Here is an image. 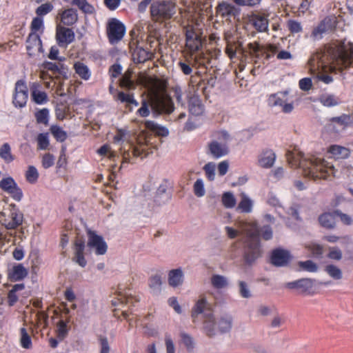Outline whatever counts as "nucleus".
<instances>
[{
  "label": "nucleus",
  "instance_id": "nucleus-1",
  "mask_svg": "<svg viewBox=\"0 0 353 353\" xmlns=\"http://www.w3.org/2000/svg\"><path fill=\"white\" fill-rule=\"evenodd\" d=\"M327 53L330 57L328 66L321 60L320 54L316 53L309 59L307 67L314 78L325 84H330L333 81V78L327 74L328 71L342 72L353 66V43L335 41L327 47Z\"/></svg>",
  "mask_w": 353,
  "mask_h": 353
},
{
  "label": "nucleus",
  "instance_id": "nucleus-2",
  "mask_svg": "<svg viewBox=\"0 0 353 353\" xmlns=\"http://www.w3.org/2000/svg\"><path fill=\"white\" fill-rule=\"evenodd\" d=\"M287 158L292 167H301L304 175L312 179H326L336 174L334 166L320 157L308 155L305 157L302 153L296 157L294 154L289 152Z\"/></svg>",
  "mask_w": 353,
  "mask_h": 353
},
{
  "label": "nucleus",
  "instance_id": "nucleus-3",
  "mask_svg": "<svg viewBox=\"0 0 353 353\" xmlns=\"http://www.w3.org/2000/svg\"><path fill=\"white\" fill-rule=\"evenodd\" d=\"M237 227L247 235L245 260L247 263H252L261 256L260 232L265 240H269L272 237V230L270 226H264L259 231L255 222L240 221Z\"/></svg>",
  "mask_w": 353,
  "mask_h": 353
},
{
  "label": "nucleus",
  "instance_id": "nucleus-4",
  "mask_svg": "<svg viewBox=\"0 0 353 353\" xmlns=\"http://www.w3.org/2000/svg\"><path fill=\"white\" fill-rule=\"evenodd\" d=\"M114 143H120V154L122 157V165L124 163H133V159L137 157H145L148 154V141L145 136L138 137L137 144L130 141L129 132L125 130H119L113 138Z\"/></svg>",
  "mask_w": 353,
  "mask_h": 353
},
{
  "label": "nucleus",
  "instance_id": "nucleus-5",
  "mask_svg": "<svg viewBox=\"0 0 353 353\" xmlns=\"http://www.w3.org/2000/svg\"><path fill=\"white\" fill-rule=\"evenodd\" d=\"M150 108L153 113L157 114H170L174 110L171 97L161 88L152 91L149 101H142L137 114L142 117H146L150 115Z\"/></svg>",
  "mask_w": 353,
  "mask_h": 353
},
{
  "label": "nucleus",
  "instance_id": "nucleus-6",
  "mask_svg": "<svg viewBox=\"0 0 353 353\" xmlns=\"http://www.w3.org/2000/svg\"><path fill=\"white\" fill-rule=\"evenodd\" d=\"M232 139L231 134L226 130L215 132L213 138L206 144V154L213 159H219L226 157L230 153L228 144Z\"/></svg>",
  "mask_w": 353,
  "mask_h": 353
},
{
  "label": "nucleus",
  "instance_id": "nucleus-7",
  "mask_svg": "<svg viewBox=\"0 0 353 353\" xmlns=\"http://www.w3.org/2000/svg\"><path fill=\"white\" fill-rule=\"evenodd\" d=\"M23 214L14 207L0 212V224L7 230L17 228L22 223ZM13 234L10 232H3L0 230V248L10 242Z\"/></svg>",
  "mask_w": 353,
  "mask_h": 353
},
{
  "label": "nucleus",
  "instance_id": "nucleus-8",
  "mask_svg": "<svg viewBox=\"0 0 353 353\" xmlns=\"http://www.w3.org/2000/svg\"><path fill=\"white\" fill-rule=\"evenodd\" d=\"M232 327V319L229 315L215 316L212 313L205 314L203 329L208 336H213L221 333L230 331Z\"/></svg>",
  "mask_w": 353,
  "mask_h": 353
},
{
  "label": "nucleus",
  "instance_id": "nucleus-9",
  "mask_svg": "<svg viewBox=\"0 0 353 353\" xmlns=\"http://www.w3.org/2000/svg\"><path fill=\"white\" fill-rule=\"evenodd\" d=\"M203 40V31L199 23L185 26V46L192 54L201 49Z\"/></svg>",
  "mask_w": 353,
  "mask_h": 353
},
{
  "label": "nucleus",
  "instance_id": "nucleus-10",
  "mask_svg": "<svg viewBox=\"0 0 353 353\" xmlns=\"http://www.w3.org/2000/svg\"><path fill=\"white\" fill-rule=\"evenodd\" d=\"M150 12L155 20L170 19L176 12L175 3L171 1L155 0L152 3Z\"/></svg>",
  "mask_w": 353,
  "mask_h": 353
},
{
  "label": "nucleus",
  "instance_id": "nucleus-11",
  "mask_svg": "<svg viewBox=\"0 0 353 353\" xmlns=\"http://www.w3.org/2000/svg\"><path fill=\"white\" fill-rule=\"evenodd\" d=\"M107 33L112 44L117 43L125 34V26L117 19H111L108 23Z\"/></svg>",
  "mask_w": 353,
  "mask_h": 353
},
{
  "label": "nucleus",
  "instance_id": "nucleus-12",
  "mask_svg": "<svg viewBox=\"0 0 353 353\" xmlns=\"http://www.w3.org/2000/svg\"><path fill=\"white\" fill-rule=\"evenodd\" d=\"M269 103L272 106H279L285 113H290L294 109L292 101L288 97V92H281L272 94L269 98Z\"/></svg>",
  "mask_w": 353,
  "mask_h": 353
},
{
  "label": "nucleus",
  "instance_id": "nucleus-13",
  "mask_svg": "<svg viewBox=\"0 0 353 353\" xmlns=\"http://www.w3.org/2000/svg\"><path fill=\"white\" fill-rule=\"evenodd\" d=\"M88 246L97 255H103L106 253L108 245L101 236L94 232H88Z\"/></svg>",
  "mask_w": 353,
  "mask_h": 353
},
{
  "label": "nucleus",
  "instance_id": "nucleus-14",
  "mask_svg": "<svg viewBox=\"0 0 353 353\" xmlns=\"http://www.w3.org/2000/svg\"><path fill=\"white\" fill-rule=\"evenodd\" d=\"M0 188L4 192L9 194L14 200L17 201H20L21 200L23 197L22 190L18 186L13 178L8 176L2 179L0 181Z\"/></svg>",
  "mask_w": 353,
  "mask_h": 353
},
{
  "label": "nucleus",
  "instance_id": "nucleus-15",
  "mask_svg": "<svg viewBox=\"0 0 353 353\" xmlns=\"http://www.w3.org/2000/svg\"><path fill=\"white\" fill-rule=\"evenodd\" d=\"M28 98V93L26 84L21 80L17 81L12 101L14 105L19 108L24 107Z\"/></svg>",
  "mask_w": 353,
  "mask_h": 353
},
{
  "label": "nucleus",
  "instance_id": "nucleus-16",
  "mask_svg": "<svg viewBox=\"0 0 353 353\" xmlns=\"http://www.w3.org/2000/svg\"><path fill=\"white\" fill-rule=\"evenodd\" d=\"M216 13L217 16L228 21L238 15L239 10L227 1H221L216 7Z\"/></svg>",
  "mask_w": 353,
  "mask_h": 353
},
{
  "label": "nucleus",
  "instance_id": "nucleus-17",
  "mask_svg": "<svg viewBox=\"0 0 353 353\" xmlns=\"http://www.w3.org/2000/svg\"><path fill=\"white\" fill-rule=\"evenodd\" d=\"M276 159L275 152L271 149L266 148L259 154L256 164L262 168L269 169L274 165Z\"/></svg>",
  "mask_w": 353,
  "mask_h": 353
},
{
  "label": "nucleus",
  "instance_id": "nucleus-18",
  "mask_svg": "<svg viewBox=\"0 0 353 353\" xmlns=\"http://www.w3.org/2000/svg\"><path fill=\"white\" fill-rule=\"evenodd\" d=\"M27 51L30 56H34L37 52H42V44L39 33L31 32L26 41Z\"/></svg>",
  "mask_w": 353,
  "mask_h": 353
},
{
  "label": "nucleus",
  "instance_id": "nucleus-19",
  "mask_svg": "<svg viewBox=\"0 0 353 353\" xmlns=\"http://www.w3.org/2000/svg\"><path fill=\"white\" fill-rule=\"evenodd\" d=\"M291 259V255L288 250L276 249L272 252L271 262L276 266H285Z\"/></svg>",
  "mask_w": 353,
  "mask_h": 353
},
{
  "label": "nucleus",
  "instance_id": "nucleus-20",
  "mask_svg": "<svg viewBox=\"0 0 353 353\" xmlns=\"http://www.w3.org/2000/svg\"><path fill=\"white\" fill-rule=\"evenodd\" d=\"M333 28L332 20L330 18H325L315 28L312 33V36L314 39H321L323 35L330 32Z\"/></svg>",
  "mask_w": 353,
  "mask_h": 353
},
{
  "label": "nucleus",
  "instance_id": "nucleus-21",
  "mask_svg": "<svg viewBox=\"0 0 353 353\" xmlns=\"http://www.w3.org/2000/svg\"><path fill=\"white\" fill-rule=\"evenodd\" d=\"M56 37L60 46H67L72 43L74 39V34L70 28H58Z\"/></svg>",
  "mask_w": 353,
  "mask_h": 353
},
{
  "label": "nucleus",
  "instance_id": "nucleus-22",
  "mask_svg": "<svg viewBox=\"0 0 353 353\" xmlns=\"http://www.w3.org/2000/svg\"><path fill=\"white\" fill-rule=\"evenodd\" d=\"M33 101L37 104H43L48 101L46 93L41 90V85L38 82H33L30 86Z\"/></svg>",
  "mask_w": 353,
  "mask_h": 353
},
{
  "label": "nucleus",
  "instance_id": "nucleus-23",
  "mask_svg": "<svg viewBox=\"0 0 353 353\" xmlns=\"http://www.w3.org/2000/svg\"><path fill=\"white\" fill-rule=\"evenodd\" d=\"M115 297L112 300V304L114 306H122L123 307L130 303L132 298L130 296L127 291L119 288L115 293Z\"/></svg>",
  "mask_w": 353,
  "mask_h": 353
},
{
  "label": "nucleus",
  "instance_id": "nucleus-24",
  "mask_svg": "<svg viewBox=\"0 0 353 353\" xmlns=\"http://www.w3.org/2000/svg\"><path fill=\"white\" fill-rule=\"evenodd\" d=\"M327 152L330 154V157L336 160L346 159L350 154L348 148L339 145H330L327 149Z\"/></svg>",
  "mask_w": 353,
  "mask_h": 353
},
{
  "label": "nucleus",
  "instance_id": "nucleus-25",
  "mask_svg": "<svg viewBox=\"0 0 353 353\" xmlns=\"http://www.w3.org/2000/svg\"><path fill=\"white\" fill-rule=\"evenodd\" d=\"M183 278L184 274L181 269L172 270L168 272V284L173 288L179 287L183 284Z\"/></svg>",
  "mask_w": 353,
  "mask_h": 353
},
{
  "label": "nucleus",
  "instance_id": "nucleus-26",
  "mask_svg": "<svg viewBox=\"0 0 353 353\" xmlns=\"http://www.w3.org/2000/svg\"><path fill=\"white\" fill-rule=\"evenodd\" d=\"M210 307V304L207 300L205 295H201L198 300L196 301L193 309H192V315H198L202 313H204V315L208 312V310Z\"/></svg>",
  "mask_w": 353,
  "mask_h": 353
},
{
  "label": "nucleus",
  "instance_id": "nucleus-27",
  "mask_svg": "<svg viewBox=\"0 0 353 353\" xmlns=\"http://www.w3.org/2000/svg\"><path fill=\"white\" fill-rule=\"evenodd\" d=\"M28 274L27 270L22 264L13 266L8 272V277L12 281H17L25 278Z\"/></svg>",
  "mask_w": 353,
  "mask_h": 353
},
{
  "label": "nucleus",
  "instance_id": "nucleus-28",
  "mask_svg": "<svg viewBox=\"0 0 353 353\" xmlns=\"http://www.w3.org/2000/svg\"><path fill=\"white\" fill-rule=\"evenodd\" d=\"M145 128L151 130L154 134L160 137H167L169 134L168 129L163 125H159L152 121H146L145 122Z\"/></svg>",
  "mask_w": 353,
  "mask_h": 353
},
{
  "label": "nucleus",
  "instance_id": "nucleus-29",
  "mask_svg": "<svg viewBox=\"0 0 353 353\" xmlns=\"http://www.w3.org/2000/svg\"><path fill=\"white\" fill-rule=\"evenodd\" d=\"M189 110L194 115H200L203 112V106L197 95H193L189 99Z\"/></svg>",
  "mask_w": 353,
  "mask_h": 353
},
{
  "label": "nucleus",
  "instance_id": "nucleus-30",
  "mask_svg": "<svg viewBox=\"0 0 353 353\" xmlns=\"http://www.w3.org/2000/svg\"><path fill=\"white\" fill-rule=\"evenodd\" d=\"M60 17L61 21L66 26H71L74 24L78 19L76 10L72 8H69L63 11Z\"/></svg>",
  "mask_w": 353,
  "mask_h": 353
},
{
  "label": "nucleus",
  "instance_id": "nucleus-31",
  "mask_svg": "<svg viewBox=\"0 0 353 353\" xmlns=\"http://www.w3.org/2000/svg\"><path fill=\"white\" fill-rule=\"evenodd\" d=\"M320 103L325 107H334L341 103L340 99L333 94H323L319 97Z\"/></svg>",
  "mask_w": 353,
  "mask_h": 353
},
{
  "label": "nucleus",
  "instance_id": "nucleus-32",
  "mask_svg": "<svg viewBox=\"0 0 353 353\" xmlns=\"http://www.w3.org/2000/svg\"><path fill=\"white\" fill-rule=\"evenodd\" d=\"M74 69L75 70V72L78 76L85 80L88 81L90 79L92 72L89 68L81 62H77L74 65Z\"/></svg>",
  "mask_w": 353,
  "mask_h": 353
},
{
  "label": "nucleus",
  "instance_id": "nucleus-33",
  "mask_svg": "<svg viewBox=\"0 0 353 353\" xmlns=\"http://www.w3.org/2000/svg\"><path fill=\"white\" fill-rule=\"evenodd\" d=\"M0 158L6 163H10L14 160L15 157L9 143H4L0 146Z\"/></svg>",
  "mask_w": 353,
  "mask_h": 353
},
{
  "label": "nucleus",
  "instance_id": "nucleus-34",
  "mask_svg": "<svg viewBox=\"0 0 353 353\" xmlns=\"http://www.w3.org/2000/svg\"><path fill=\"white\" fill-rule=\"evenodd\" d=\"M241 201L239 203L238 208L242 212H251L253 208V201L245 193H241Z\"/></svg>",
  "mask_w": 353,
  "mask_h": 353
},
{
  "label": "nucleus",
  "instance_id": "nucleus-35",
  "mask_svg": "<svg viewBox=\"0 0 353 353\" xmlns=\"http://www.w3.org/2000/svg\"><path fill=\"white\" fill-rule=\"evenodd\" d=\"M253 24L259 32H267L268 30L269 22L266 16H255L253 19Z\"/></svg>",
  "mask_w": 353,
  "mask_h": 353
},
{
  "label": "nucleus",
  "instance_id": "nucleus-36",
  "mask_svg": "<svg viewBox=\"0 0 353 353\" xmlns=\"http://www.w3.org/2000/svg\"><path fill=\"white\" fill-rule=\"evenodd\" d=\"M335 212L334 213H324L319 216V221L323 227L333 228L335 225Z\"/></svg>",
  "mask_w": 353,
  "mask_h": 353
},
{
  "label": "nucleus",
  "instance_id": "nucleus-37",
  "mask_svg": "<svg viewBox=\"0 0 353 353\" xmlns=\"http://www.w3.org/2000/svg\"><path fill=\"white\" fill-rule=\"evenodd\" d=\"M149 288L150 292L153 294H159L161 291L162 281L161 276L154 275L149 280Z\"/></svg>",
  "mask_w": 353,
  "mask_h": 353
},
{
  "label": "nucleus",
  "instance_id": "nucleus-38",
  "mask_svg": "<svg viewBox=\"0 0 353 353\" xmlns=\"http://www.w3.org/2000/svg\"><path fill=\"white\" fill-rule=\"evenodd\" d=\"M39 172L36 167L34 165H29L25 173V177L26 181L31 183L34 184L37 182L39 179Z\"/></svg>",
  "mask_w": 353,
  "mask_h": 353
},
{
  "label": "nucleus",
  "instance_id": "nucleus-39",
  "mask_svg": "<svg viewBox=\"0 0 353 353\" xmlns=\"http://www.w3.org/2000/svg\"><path fill=\"white\" fill-rule=\"evenodd\" d=\"M221 202L225 208H232L236 205V200L232 192H225L222 195Z\"/></svg>",
  "mask_w": 353,
  "mask_h": 353
},
{
  "label": "nucleus",
  "instance_id": "nucleus-40",
  "mask_svg": "<svg viewBox=\"0 0 353 353\" xmlns=\"http://www.w3.org/2000/svg\"><path fill=\"white\" fill-rule=\"evenodd\" d=\"M37 148L41 150H48L50 146V139L48 133H40L37 137Z\"/></svg>",
  "mask_w": 353,
  "mask_h": 353
},
{
  "label": "nucleus",
  "instance_id": "nucleus-41",
  "mask_svg": "<svg viewBox=\"0 0 353 353\" xmlns=\"http://www.w3.org/2000/svg\"><path fill=\"white\" fill-rule=\"evenodd\" d=\"M216 165L214 162H208L203 168L206 178L209 181H214L216 177Z\"/></svg>",
  "mask_w": 353,
  "mask_h": 353
},
{
  "label": "nucleus",
  "instance_id": "nucleus-42",
  "mask_svg": "<svg viewBox=\"0 0 353 353\" xmlns=\"http://www.w3.org/2000/svg\"><path fill=\"white\" fill-rule=\"evenodd\" d=\"M211 283L215 288L221 289L225 288L228 282L226 277L219 274H214L211 277Z\"/></svg>",
  "mask_w": 353,
  "mask_h": 353
},
{
  "label": "nucleus",
  "instance_id": "nucleus-43",
  "mask_svg": "<svg viewBox=\"0 0 353 353\" xmlns=\"http://www.w3.org/2000/svg\"><path fill=\"white\" fill-rule=\"evenodd\" d=\"M20 345L23 348L30 349L32 347V340L25 327L20 330Z\"/></svg>",
  "mask_w": 353,
  "mask_h": 353
},
{
  "label": "nucleus",
  "instance_id": "nucleus-44",
  "mask_svg": "<svg viewBox=\"0 0 353 353\" xmlns=\"http://www.w3.org/2000/svg\"><path fill=\"white\" fill-rule=\"evenodd\" d=\"M314 281L310 279L299 280V290L302 292L310 293L314 287Z\"/></svg>",
  "mask_w": 353,
  "mask_h": 353
},
{
  "label": "nucleus",
  "instance_id": "nucleus-45",
  "mask_svg": "<svg viewBox=\"0 0 353 353\" xmlns=\"http://www.w3.org/2000/svg\"><path fill=\"white\" fill-rule=\"evenodd\" d=\"M325 271L327 274L335 280H340L342 279L343 273L339 268L334 265H328L325 268Z\"/></svg>",
  "mask_w": 353,
  "mask_h": 353
},
{
  "label": "nucleus",
  "instance_id": "nucleus-46",
  "mask_svg": "<svg viewBox=\"0 0 353 353\" xmlns=\"http://www.w3.org/2000/svg\"><path fill=\"white\" fill-rule=\"evenodd\" d=\"M298 265L301 270L309 272H316L318 271V265L311 260L305 261H299Z\"/></svg>",
  "mask_w": 353,
  "mask_h": 353
},
{
  "label": "nucleus",
  "instance_id": "nucleus-47",
  "mask_svg": "<svg viewBox=\"0 0 353 353\" xmlns=\"http://www.w3.org/2000/svg\"><path fill=\"white\" fill-rule=\"evenodd\" d=\"M50 132L54 137L58 141L63 142L67 138L66 132L59 126L52 125L50 128Z\"/></svg>",
  "mask_w": 353,
  "mask_h": 353
},
{
  "label": "nucleus",
  "instance_id": "nucleus-48",
  "mask_svg": "<svg viewBox=\"0 0 353 353\" xmlns=\"http://www.w3.org/2000/svg\"><path fill=\"white\" fill-rule=\"evenodd\" d=\"M194 194L197 197H203L205 194L204 181L202 179H198L193 185Z\"/></svg>",
  "mask_w": 353,
  "mask_h": 353
},
{
  "label": "nucleus",
  "instance_id": "nucleus-49",
  "mask_svg": "<svg viewBox=\"0 0 353 353\" xmlns=\"http://www.w3.org/2000/svg\"><path fill=\"white\" fill-rule=\"evenodd\" d=\"M117 99L123 103H125L127 105L132 104L137 107L139 105L138 102L134 99L132 94H125L123 92H119Z\"/></svg>",
  "mask_w": 353,
  "mask_h": 353
},
{
  "label": "nucleus",
  "instance_id": "nucleus-50",
  "mask_svg": "<svg viewBox=\"0 0 353 353\" xmlns=\"http://www.w3.org/2000/svg\"><path fill=\"white\" fill-rule=\"evenodd\" d=\"M97 152L101 156H108L110 160H114L117 157V153L112 150L110 146L108 144L102 145Z\"/></svg>",
  "mask_w": 353,
  "mask_h": 353
},
{
  "label": "nucleus",
  "instance_id": "nucleus-51",
  "mask_svg": "<svg viewBox=\"0 0 353 353\" xmlns=\"http://www.w3.org/2000/svg\"><path fill=\"white\" fill-rule=\"evenodd\" d=\"M134 59H137L138 62H144L150 59V54L141 48H137L133 53Z\"/></svg>",
  "mask_w": 353,
  "mask_h": 353
},
{
  "label": "nucleus",
  "instance_id": "nucleus-52",
  "mask_svg": "<svg viewBox=\"0 0 353 353\" xmlns=\"http://www.w3.org/2000/svg\"><path fill=\"white\" fill-rule=\"evenodd\" d=\"M32 32L42 33L43 31V21L40 17H35L31 23Z\"/></svg>",
  "mask_w": 353,
  "mask_h": 353
},
{
  "label": "nucleus",
  "instance_id": "nucleus-53",
  "mask_svg": "<svg viewBox=\"0 0 353 353\" xmlns=\"http://www.w3.org/2000/svg\"><path fill=\"white\" fill-rule=\"evenodd\" d=\"M239 292L241 297L249 299L252 296V293L248 285L244 281L239 282Z\"/></svg>",
  "mask_w": 353,
  "mask_h": 353
},
{
  "label": "nucleus",
  "instance_id": "nucleus-54",
  "mask_svg": "<svg viewBox=\"0 0 353 353\" xmlns=\"http://www.w3.org/2000/svg\"><path fill=\"white\" fill-rule=\"evenodd\" d=\"M287 27L292 34L299 33L303 29L301 23L293 19L288 21Z\"/></svg>",
  "mask_w": 353,
  "mask_h": 353
},
{
  "label": "nucleus",
  "instance_id": "nucleus-55",
  "mask_svg": "<svg viewBox=\"0 0 353 353\" xmlns=\"http://www.w3.org/2000/svg\"><path fill=\"white\" fill-rule=\"evenodd\" d=\"M72 3L85 13H92L94 10V8L86 0H73Z\"/></svg>",
  "mask_w": 353,
  "mask_h": 353
},
{
  "label": "nucleus",
  "instance_id": "nucleus-56",
  "mask_svg": "<svg viewBox=\"0 0 353 353\" xmlns=\"http://www.w3.org/2000/svg\"><path fill=\"white\" fill-rule=\"evenodd\" d=\"M330 121L332 123H336L341 126H346L351 123L352 120L350 115L342 114L340 117L332 118Z\"/></svg>",
  "mask_w": 353,
  "mask_h": 353
},
{
  "label": "nucleus",
  "instance_id": "nucleus-57",
  "mask_svg": "<svg viewBox=\"0 0 353 353\" xmlns=\"http://www.w3.org/2000/svg\"><path fill=\"white\" fill-rule=\"evenodd\" d=\"M53 9V6L50 3H45L39 6L36 10V13L38 16H43L51 12Z\"/></svg>",
  "mask_w": 353,
  "mask_h": 353
},
{
  "label": "nucleus",
  "instance_id": "nucleus-58",
  "mask_svg": "<svg viewBox=\"0 0 353 353\" xmlns=\"http://www.w3.org/2000/svg\"><path fill=\"white\" fill-rule=\"evenodd\" d=\"M54 160H55V158L52 154H51L50 153H46L42 157V160H41L42 166L45 169H48V168L52 167L54 164Z\"/></svg>",
  "mask_w": 353,
  "mask_h": 353
},
{
  "label": "nucleus",
  "instance_id": "nucleus-59",
  "mask_svg": "<svg viewBox=\"0 0 353 353\" xmlns=\"http://www.w3.org/2000/svg\"><path fill=\"white\" fill-rule=\"evenodd\" d=\"M49 117V111L48 110L44 108L39 111L36 114V118L38 123L48 124Z\"/></svg>",
  "mask_w": 353,
  "mask_h": 353
},
{
  "label": "nucleus",
  "instance_id": "nucleus-60",
  "mask_svg": "<svg viewBox=\"0 0 353 353\" xmlns=\"http://www.w3.org/2000/svg\"><path fill=\"white\" fill-rule=\"evenodd\" d=\"M229 162L227 160L220 161L217 165V170L219 176H223L228 172Z\"/></svg>",
  "mask_w": 353,
  "mask_h": 353
},
{
  "label": "nucleus",
  "instance_id": "nucleus-61",
  "mask_svg": "<svg viewBox=\"0 0 353 353\" xmlns=\"http://www.w3.org/2000/svg\"><path fill=\"white\" fill-rule=\"evenodd\" d=\"M58 336L63 339L68 333L67 324L63 321H60L57 324Z\"/></svg>",
  "mask_w": 353,
  "mask_h": 353
},
{
  "label": "nucleus",
  "instance_id": "nucleus-62",
  "mask_svg": "<svg viewBox=\"0 0 353 353\" xmlns=\"http://www.w3.org/2000/svg\"><path fill=\"white\" fill-rule=\"evenodd\" d=\"M312 80L310 78H303L299 81V85L301 90L308 91L312 88Z\"/></svg>",
  "mask_w": 353,
  "mask_h": 353
},
{
  "label": "nucleus",
  "instance_id": "nucleus-63",
  "mask_svg": "<svg viewBox=\"0 0 353 353\" xmlns=\"http://www.w3.org/2000/svg\"><path fill=\"white\" fill-rule=\"evenodd\" d=\"M100 341V353H110V347L106 337L101 336L99 339Z\"/></svg>",
  "mask_w": 353,
  "mask_h": 353
},
{
  "label": "nucleus",
  "instance_id": "nucleus-64",
  "mask_svg": "<svg viewBox=\"0 0 353 353\" xmlns=\"http://www.w3.org/2000/svg\"><path fill=\"white\" fill-rule=\"evenodd\" d=\"M270 307L265 305H260L257 307V314L260 316H267L271 314Z\"/></svg>",
  "mask_w": 353,
  "mask_h": 353
}]
</instances>
